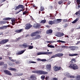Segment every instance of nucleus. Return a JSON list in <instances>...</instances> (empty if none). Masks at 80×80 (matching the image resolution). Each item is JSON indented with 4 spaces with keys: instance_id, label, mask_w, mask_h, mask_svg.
I'll use <instances>...</instances> for the list:
<instances>
[{
    "instance_id": "f257e3e1",
    "label": "nucleus",
    "mask_w": 80,
    "mask_h": 80,
    "mask_svg": "<svg viewBox=\"0 0 80 80\" xmlns=\"http://www.w3.org/2000/svg\"><path fill=\"white\" fill-rule=\"evenodd\" d=\"M69 68H70L73 70H76V69H78V67L77 65L75 64L71 63L69 66Z\"/></svg>"
},
{
    "instance_id": "f03ea898",
    "label": "nucleus",
    "mask_w": 80,
    "mask_h": 80,
    "mask_svg": "<svg viewBox=\"0 0 80 80\" xmlns=\"http://www.w3.org/2000/svg\"><path fill=\"white\" fill-rule=\"evenodd\" d=\"M46 69L48 72H50L51 70V64H48L46 65Z\"/></svg>"
},
{
    "instance_id": "7ed1b4c3",
    "label": "nucleus",
    "mask_w": 80,
    "mask_h": 80,
    "mask_svg": "<svg viewBox=\"0 0 80 80\" xmlns=\"http://www.w3.org/2000/svg\"><path fill=\"white\" fill-rule=\"evenodd\" d=\"M64 35V34H63V33L62 32H58L55 34L56 36H57V37H61L63 36Z\"/></svg>"
},
{
    "instance_id": "20e7f679",
    "label": "nucleus",
    "mask_w": 80,
    "mask_h": 80,
    "mask_svg": "<svg viewBox=\"0 0 80 80\" xmlns=\"http://www.w3.org/2000/svg\"><path fill=\"white\" fill-rule=\"evenodd\" d=\"M61 68V67H58L57 66H55L53 67L54 70L55 72H57V71L60 70Z\"/></svg>"
},
{
    "instance_id": "39448f33",
    "label": "nucleus",
    "mask_w": 80,
    "mask_h": 80,
    "mask_svg": "<svg viewBox=\"0 0 80 80\" xmlns=\"http://www.w3.org/2000/svg\"><path fill=\"white\" fill-rule=\"evenodd\" d=\"M25 51V50L19 51L18 52H17L16 55H22V54H23V53H24Z\"/></svg>"
},
{
    "instance_id": "423d86ee",
    "label": "nucleus",
    "mask_w": 80,
    "mask_h": 80,
    "mask_svg": "<svg viewBox=\"0 0 80 80\" xmlns=\"http://www.w3.org/2000/svg\"><path fill=\"white\" fill-rule=\"evenodd\" d=\"M3 72L5 74L8 75H12V73L8 70H4Z\"/></svg>"
},
{
    "instance_id": "0eeeda50",
    "label": "nucleus",
    "mask_w": 80,
    "mask_h": 80,
    "mask_svg": "<svg viewBox=\"0 0 80 80\" xmlns=\"http://www.w3.org/2000/svg\"><path fill=\"white\" fill-rule=\"evenodd\" d=\"M32 27V26L30 24H27L26 25L25 29L26 30H28V29H30Z\"/></svg>"
},
{
    "instance_id": "6e6552de",
    "label": "nucleus",
    "mask_w": 80,
    "mask_h": 80,
    "mask_svg": "<svg viewBox=\"0 0 80 80\" xmlns=\"http://www.w3.org/2000/svg\"><path fill=\"white\" fill-rule=\"evenodd\" d=\"M20 8L23 9V8H24V6L22 5H19L16 7L15 10H18V9H19Z\"/></svg>"
},
{
    "instance_id": "1a4fd4ad",
    "label": "nucleus",
    "mask_w": 80,
    "mask_h": 80,
    "mask_svg": "<svg viewBox=\"0 0 80 80\" xmlns=\"http://www.w3.org/2000/svg\"><path fill=\"white\" fill-rule=\"evenodd\" d=\"M62 19H57L56 20H55V23H60L61 22H62Z\"/></svg>"
},
{
    "instance_id": "9d476101",
    "label": "nucleus",
    "mask_w": 80,
    "mask_h": 80,
    "mask_svg": "<svg viewBox=\"0 0 80 80\" xmlns=\"http://www.w3.org/2000/svg\"><path fill=\"white\" fill-rule=\"evenodd\" d=\"M38 33V32H33L31 34V37H34V36H35L36 35H37Z\"/></svg>"
},
{
    "instance_id": "9b49d317",
    "label": "nucleus",
    "mask_w": 80,
    "mask_h": 80,
    "mask_svg": "<svg viewBox=\"0 0 80 80\" xmlns=\"http://www.w3.org/2000/svg\"><path fill=\"white\" fill-rule=\"evenodd\" d=\"M48 23L49 25H53V24H55V21L54 20L53 21H49L48 22Z\"/></svg>"
},
{
    "instance_id": "f8f14e48",
    "label": "nucleus",
    "mask_w": 80,
    "mask_h": 80,
    "mask_svg": "<svg viewBox=\"0 0 80 80\" xmlns=\"http://www.w3.org/2000/svg\"><path fill=\"white\" fill-rule=\"evenodd\" d=\"M41 38V36L40 35H37L34 38H33V40H37V39H39Z\"/></svg>"
},
{
    "instance_id": "ddd939ff",
    "label": "nucleus",
    "mask_w": 80,
    "mask_h": 80,
    "mask_svg": "<svg viewBox=\"0 0 80 80\" xmlns=\"http://www.w3.org/2000/svg\"><path fill=\"white\" fill-rule=\"evenodd\" d=\"M43 71L42 70H40L38 71V73L39 75H43Z\"/></svg>"
},
{
    "instance_id": "4468645a",
    "label": "nucleus",
    "mask_w": 80,
    "mask_h": 80,
    "mask_svg": "<svg viewBox=\"0 0 80 80\" xmlns=\"http://www.w3.org/2000/svg\"><path fill=\"white\" fill-rule=\"evenodd\" d=\"M37 55H45V52H39L38 53Z\"/></svg>"
},
{
    "instance_id": "2eb2a0df",
    "label": "nucleus",
    "mask_w": 80,
    "mask_h": 80,
    "mask_svg": "<svg viewBox=\"0 0 80 80\" xmlns=\"http://www.w3.org/2000/svg\"><path fill=\"white\" fill-rule=\"evenodd\" d=\"M30 78L32 80H35L37 79L36 77H35L34 75H32L31 76Z\"/></svg>"
},
{
    "instance_id": "dca6fc26",
    "label": "nucleus",
    "mask_w": 80,
    "mask_h": 80,
    "mask_svg": "<svg viewBox=\"0 0 80 80\" xmlns=\"http://www.w3.org/2000/svg\"><path fill=\"white\" fill-rule=\"evenodd\" d=\"M11 21L12 22V25H15V18H13L12 19Z\"/></svg>"
},
{
    "instance_id": "f3484780",
    "label": "nucleus",
    "mask_w": 80,
    "mask_h": 80,
    "mask_svg": "<svg viewBox=\"0 0 80 80\" xmlns=\"http://www.w3.org/2000/svg\"><path fill=\"white\" fill-rule=\"evenodd\" d=\"M23 29H21L20 30H17L15 31V32L17 33H20V32H22V31H23Z\"/></svg>"
},
{
    "instance_id": "a211bd4d",
    "label": "nucleus",
    "mask_w": 80,
    "mask_h": 80,
    "mask_svg": "<svg viewBox=\"0 0 80 80\" xmlns=\"http://www.w3.org/2000/svg\"><path fill=\"white\" fill-rule=\"evenodd\" d=\"M68 48L70 49L71 50H75V47L73 46L68 47Z\"/></svg>"
},
{
    "instance_id": "6ab92c4d",
    "label": "nucleus",
    "mask_w": 80,
    "mask_h": 80,
    "mask_svg": "<svg viewBox=\"0 0 80 80\" xmlns=\"http://www.w3.org/2000/svg\"><path fill=\"white\" fill-rule=\"evenodd\" d=\"M52 32L53 31H52V30L51 29H49V30L47 31V34H48L49 33H52Z\"/></svg>"
},
{
    "instance_id": "aec40b11",
    "label": "nucleus",
    "mask_w": 80,
    "mask_h": 80,
    "mask_svg": "<svg viewBox=\"0 0 80 80\" xmlns=\"http://www.w3.org/2000/svg\"><path fill=\"white\" fill-rule=\"evenodd\" d=\"M52 53H53L52 52H45V55H50Z\"/></svg>"
},
{
    "instance_id": "412c9836",
    "label": "nucleus",
    "mask_w": 80,
    "mask_h": 80,
    "mask_svg": "<svg viewBox=\"0 0 80 80\" xmlns=\"http://www.w3.org/2000/svg\"><path fill=\"white\" fill-rule=\"evenodd\" d=\"M78 20H79V18H77L75 20L72 22V23H76L77 21H78Z\"/></svg>"
},
{
    "instance_id": "4be33fe9",
    "label": "nucleus",
    "mask_w": 80,
    "mask_h": 80,
    "mask_svg": "<svg viewBox=\"0 0 80 80\" xmlns=\"http://www.w3.org/2000/svg\"><path fill=\"white\" fill-rule=\"evenodd\" d=\"M69 56H70L71 57H73V56H77L78 55V54H69Z\"/></svg>"
},
{
    "instance_id": "5701e85b",
    "label": "nucleus",
    "mask_w": 80,
    "mask_h": 80,
    "mask_svg": "<svg viewBox=\"0 0 80 80\" xmlns=\"http://www.w3.org/2000/svg\"><path fill=\"white\" fill-rule=\"evenodd\" d=\"M22 46L24 47V48H26L28 47V44L27 43H24L22 44Z\"/></svg>"
},
{
    "instance_id": "b1692460",
    "label": "nucleus",
    "mask_w": 80,
    "mask_h": 80,
    "mask_svg": "<svg viewBox=\"0 0 80 80\" xmlns=\"http://www.w3.org/2000/svg\"><path fill=\"white\" fill-rule=\"evenodd\" d=\"M65 75L67 77H68V78H69L70 77V74L68 73H65Z\"/></svg>"
},
{
    "instance_id": "393cba45",
    "label": "nucleus",
    "mask_w": 80,
    "mask_h": 80,
    "mask_svg": "<svg viewBox=\"0 0 80 80\" xmlns=\"http://www.w3.org/2000/svg\"><path fill=\"white\" fill-rule=\"evenodd\" d=\"M9 69L10 70H12V71H14V72H16L17 71L16 69L15 68H9Z\"/></svg>"
},
{
    "instance_id": "a878e982",
    "label": "nucleus",
    "mask_w": 80,
    "mask_h": 80,
    "mask_svg": "<svg viewBox=\"0 0 80 80\" xmlns=\"http://www.w3.org/2000/svg\"><path fill=\"white\" fill-rule=\"evenodd\" d=\"M57 42H61V43H65L66 42L65 41H61L60 40H58L57 41Z\"/></svg>"
},
{
    "instance_id": "bb28decb",
    "label": "nucleus",
    "mask_w": 80,
    "mask_h": 80,
    "mask_svg": "<svg viewBox=\"0 0 80 80\" xmlns=\"http://www.w3.org/2000/svg\"><path fill=\"white\" fill-rule=\"evenodd\" d=\"M33 27L34 28H38V27H39V25L38 24H36L34 25H33Z\"/></svg>"
},
{
    "instance_id": "cd10ccee",
    "label": "nucleus",
    "mask_w": 80,
    "mask_h": 80,
    "mask_svg": "<svg viewBox=\"0 0 80 80\" xmlns=\"http://www.w3.org/2000/svg\"><path fill=\"white\" fill-rule=\"evenodd\" d=\"M57 55V57H62V56H63V53H58L56 54Z\"/></svg>"
},
{
    "instance_id": "c85d7f7f",
    "label": "nucleus",
    "mask_w": 80,
    "mask_h": 80,
    "mask_svg": "<svg viewBox=\"0 0 80 80\" xmlns=\"http://www.w3.org/2000/svg\"><path fill=\"white\" fill-rule=\"evenodd\" d=\"M75 15H78L79 17H80V11H79L78 12H76L75 13Z\"/></svg>"
},
{
    "instance_id": "c756f323",
    "label": "nucleus",
    "mask_w": 80,
    "mask_h": 80,
    "mask_svg": "<svg viewBox=\"0 0 80 80\" xmlns=\"http://www.w3.org/2000/svg\"><path fill=\"white\" fill-rule=\"evenodd\" d=\"M11 18H4L3 19V20H10Z\"/></svg>"
},
{
    "instance_id": "7c9ffc66",
    "label": "nucleus",
    "mask_w": 80,
    "mask_h": 80,
    "mask_svg": "<svg viewBox=\"0 0 80 80\" xmlns=\"http://www.w3.org/2000/svg\"><path fill=\"white\" fill-rule=\"evenodd\" d=\"M48 47H49V48H55V47L52 45H49V44L48 45Z\"/></svg>"
},
{
    "instance_id": "2f4dec72",
    "label": "nucleus",
    "mask_w": 80,
    "mask_h": 80,
    "mask_svg": "<svg viewBox=\"0 0 80 80\" xmlns=\"http://www.w3.org/2000/svg\"><path fill=\"white\" fill-rule=\"evenodd\" d=\"M76 79V80H80V76L79 75H77Z\"/></svg>"
},
{
    "instance_id": "473e14b6",
    "label": "nucleus",
    "mask_w": 80,
    "mask_h": 80,
    "mask_svg": "<svg viewBox=\"0 0 80 80\" xmlns=\"http://www.w3.org/2000/svg\"><path fill=\"white\" fill-rule=\"evenodd\" d=\"M46 23V20H42L40 22L41 23Z\"/></svg>"
},
{
    "instance_id": "72a5a7b5",
    "label": "nucleus",
    "mask_w": 80,
    "mask_h": 80,
    "mask_svg": "<svg viewBox=\"0 0 80 80\" xmlns=\"http://www.w3.org/2000/svg\"><path fill=\"white\" fill-rule=\"evenodd\" d=\"M6 23L7 22L4 21L0 22V24H5V23Z\"/></svg>"
},
{
    "instance_id": "f704fd0d",
    "label": "nucleus",
    "mask_w": 80,
    "mask_h": 80,
    "mask_svg": "<svg viewBox=\"0 0 80 80\" xmlns=\"http://www.w3.org/2000/svg\"><path fill=\"white\" fill-rule=\"evenodd\" d=\"M7 26H2V27H1V30H3V29H4V28H7Z\"/></svg>"
},
{
    "instance_id": "c9c22d12",
    "label": "nucleus",
    "mask_w": 80,
    "mask_h": 80,
    "mask_svg": "<svg viewBox=\"0 0 80 80\" xmlns=\"http://www.w3.org/2000/svg\"><path fill=\"white\" fill-rule=\"evenodd\" d=\"M55 57H57V56L56 54H55V55H54L52 56L51 57V58H55Z\"/></svg>"
},
{
    "instance_id": "e433bc0d",
    "label": "nucleus",
    "mask_w": 80,
    "mask_h": 80,
    "mask_svg": "<svg viewBox=\"0 0 80 80\" xmlns=\"http://www.w3.org/2000/svg\"><path fill=\"white\" fill-rule=\"evenodd\" d=\"M29 63H37V62H36L31 61H30L29 62Z\"/></svg>"
},
{
    "instance_id": "4c0bfd02",
    "label": "nucleus",
    "mask_w": 80,
    "mask_h": 80,
    "mask_svg": "<svg viewBox=\"0 0 80 80\" xmlns=\"http://www.w3.org/2000/svg\"><path fill=\"white\" fill-rule=\"evenodd\" d=\"M62 48H68V47L67 46H62Z\"/></svg>"
},
{
    "instance_id": "58836bf2",
    "label": "nucleus",
    "mask_w": 80,
    "mask_h": 80,
    "mask_svg": "<svg viewBox=\"0 0 80 80\" xmlns=\"http://www.w3.org/2000/svg\"><path fill=\"white\" fill-rule=\"evenodd\" d=\"M47 74H48V72H45L43 71L42 75H47Z\"/></svg>"
},
{
    "instance_id": "ea45409f",
    "label": "nucleus",
    "mask_w": 80,
    "mask_h": 80,
    "mask_svg": "<svg viewBox=\"0 0 80 80\" xmlns=\"http://www.w3.org/2000/svg\"><path fill=\"white\" fill-rule=\"evenodd\" d=\"M45 76L42 75L41 77V78L42 79V80H44V79H45Z\"/></svg>"
},
{
    "instance_id": "a19ab883",
    "label": "nucleus",
    "mask_w": 80,
    "mask_h": 80,
    "mask_svg": "<svg viewBox=\"0 0 80 80\" xmlns=\"http://www.w3.org/2000/svg\"><path fill=\"white\" fill-rule=\"evenodd\" d=\"M71 62L72 63H75V59H72L71 60Z\"/></svg>"
},
{
    "instance_id": "79ce46f5",
    "label": "nucleus",
    "mask_w": 80,
    "mask_h": 80,
    "mask_svg": "<svg viewBox=\"0 0 80 80\" xmlns=\"http://www.w3.org/2000/svg\"><path fill=\"white\" fill-rule=\"evenodd\" d=\"M44 10V8L43 7H41V9H40V10L42 12V11H43V10Z\"/></svg>"
},
{
    "instance_id": "37998d69",
    "label": "nucleus",
    "mask_w": 80,
    "mask_h": 80,
    "mask_svg": "<svg viewBox=\"0 0 80 80\" xmlns=\"http://www.w3.org/2000/svg\"><path fill=\"white\" fill-rule=\"evenodd\" d=\"M33 48V46H29V47L28 48V49H32V48Z\"/></svg>"
},
{
    "instance_id": "c03bdc74",
    "label": "nucleus",
    "mask_w": 80,
    "mask_h": 80,
    "mask_svg": "<svg viewBox=\"0 0 80 80\" xmlns=\"http://www.w3.org/2000/svg\"><path fill=\"white\" fill-rule=\"evenodd\" d=\"M49 78H50V77L48 76H46L45 78L46 80H49Z\"/></svg>"
},
{
    "instance_id": "a18cd8bd",
    "label": "nucleus",
    "mask_w": 80,
    "mask_h": 80,
    "mask_svg": "<svg viewBox=\"0 0 80 80\" xmlns=\"http://www.w3.org/2000/svg\"><path fill=\"white\" fill-rule=\"evenodd\" d=\"M32 72L34 73H38V71H32Z\"/></svg>"
},
{
    "instance_id": "49530a36",
    "label": "nucleus",
    "mask_w": 80,
    "mask_h": 80,
    "mask_svg": "<svg viewBox=\"0 0 80 80\" xmlns=\"http://www.w3.org/2000/svg\"><path fill=\"white\" fill-rule=\"evenodd\" d=\"M62 3H63V1H60L58 2V3L59 5H61Z\"/></svg>"
},
{
    "instance_id": "de8ad7c7",
    "label": "nucleus",
    "mask_w": 80,
    "mask_h": 80,
    "mask_svg": "<svg viewBox=\"0 0 80 80\" xmlns=\"http://www.w3.org/2000/svg\"><path fill=\"white\" fill-rule=\"evenodd\" d=\"M77 3L78 5H80V0H77Z\"/></svg>"
},
{
    "instance_id": "09e8293b",
    "label": "nucleus",
    "mask_w": 80,
    "mask_h": 80,
    "mask_svg": "<svg viewBox=\"0 0 80 80\" xmlns=\"http://www.w3.org/2000/svg\"><path fill=\"white\" fill-rule=\"evenodd\" d=\"M69 78H74L75 76H71L70 75Z\"/></svg>"
},
{
    "instance_id": "8fccbe9b",
    "label": "nucleus",
    "mask_w": 80,
    "mask_h": 80,
    "mask_svg": "<svg viewBox=\"0 0 80 80\" xmlns=\"http://www.w3.org/2000/svg\"><path fill=\"white\" fill-rule=\"evenodd\" d=\"M46 61H47V60H46V59H42L41 60V62H46Z\"/></svg>"
},
{
    "instance_id": "3c124183",
    "label": "nucleus",
    "mask_w": 80,
    "mask_h": 80,
    "mask_svg": "<svg viewBox=\"0 0 80 80\" xmlns=\"http://www.w3.org/2000/svg\"><path fill=\"white\" fill-rule=\"evenodd\" d=\"M11 62H15L16 61V59H11Z\"/></svg>"
},
{
    "instance_id": "603ef678",
    "label": "nucleus",
    "mask_w": 80,
    "mask_h": 80,
    "mask_svg": "<svg viewBox=\"0 0 80 80\" xmlns=\"http://www.w3.org/2000/svg\"><path fill=\"white\" fill-rule=\"evenodd\" d=\"M77 49H78V47H74V50H77Z\"/></svg>"
},
{
    "instance_id": "864d4df0",
    "label": "nucleus",
    "mask_w": 80,
    "mask_h": 80,
    "mask_svg": "<svg viewBox=\"0 0 80 80\" xmlns=\"http://www.w3.org/2000/svg\"><path fill=\"white\" fill-rule=\"evenodd\" d=\"M63 22L64 23H65V22H67V20L64 19L63 20Z\"/></svg>"
},
{
    "instance_id": "5fc2aeb1",
    "label": "nucleus",
    "mask_w": 80,
    "mask_h": 80,
    "mask_svg": "<svg viewBox=\"0 0 80 80\" xmlns=\"http://www.w3.org/2000/svg\"><path fill=\"white\" fill-rule=\"evenodd\" d=\"M53 80H58V78H54L52 79Z\"/></svg>"
},
{
    "instance_id": "6e6d98bb",
    "label": "nucleus",
    "mask_w": 80,
    "mask_h": 80,
    "mask_svg": "<svg viewBox=\"0 0 80 80\" xmlns=\"http://www.w3.org/2000/svg\"><path fill=\"white\" fill-rule=\"evenodd\" d=\"M37 61H38V62L39 61H41V60H42V59L39 58H38L37 59Z\"/></svg>"
},
{
    "instance_id": "4d7b16f0",
    "label": "nucleus",
    "mask_w": 80,
    "mask_h": 80,
    "mask_svg": "<svg viewBox=\"0 0 80 80\" xmlns=\"http://www.w3.org/2000/svg\"><path fill=\"white\" fill-rule=\"evenodd\" d=\"M3 64V62H0V66H2V65Z\"/></svg>"
},
{
    "instance_id": "13d9d810",
    "label": "nucleus",
    "mask_w": 80,
    "mask_h": 80,
    "mask_svg": "<svg viewBox=\"0 0 80 80\" xmlns=\"http://www.w3.org/2000/svg\"><path fill=\"white\" fill-rule=\"evenodd\" d=\"M22 9H21L18 12H17L16 14H17L18 13H19L20 12H22Z\"/></svg>"
},
{
    "instance_id": "bf43d9fd",
    "label": "nucleus",
    "mask_w": 80,
    "mask_h": 80,
    "mask_svg": "<svg viewBox=\"0 0 80 80\" xmlns=\"http://www.w3.org/2000/svg\"><path fill=\"white\" fill-rule=\"evenodd\" d=\"M23 75V73H20V74H19V75H18L17 76H21V75Z\"/></svg>"
},
{
    "instance_id": "052dcab7",
    "label": "nucleus",
    "mask_w": 80,
    "mask_h": 80,
    "mask_svg": "<svg viewBox=\"0 0 80 80\" xmlns=\"http://www.w3.org/2000/svg\"><path fill=\"white\" fill-rule=\"evenodd\" d=\"M7 64H5L4 65V67H5V68H7Z\"/></svg>"
},
{
    "instance_id": "680f3d73",
    "label": "nucleus",
    "mask_w": 80,
    "mask_h": 80,
    "mask_svg": "<svg viewBox=\"0 0 80 80\" xmlns=\"http://www.w3.org/2000/svg\"><path fill=\"white\" fill-rule=\"evenodd\" d=\"M71 3V2L69 1L68 3V5H70Z\"/></svg>"
},
{
    "instance_id": "e2e57ef3",
    "label": "nucleus",
    "mask_w": 80,
    "mask_h": 80,
    "mask_svg": "<svg viewBox=\"0 0 80 80\" xmlns=\"http://www.w3.org/2000/svg\"><path fill=\"white\" fill-rule=\"evenodd\" d=\"M27 13L26 11H24V12H23V15H25L26 13Z\"/></svg>"
},
{
    "instance_id": "0e129e2a",
    "label": "nucleus",
    "mask_w": 80,
    "mask_h": 80,
    "mask_svg": "<svg viewBox=\"0 0 80 80\" xmlns=\"http://www.w3.org/2000/svg\"><path fill=\"white\" fill-rule=\"evenodd\" d=\"M1 3H2L3 2H4L5 1H6V0H1Z\"/></svg>"
},
{
    "instance_id": "69168bd1",
    "label": "nucleus",
    "mask_w": 80,
    "mask_h": 80,
    "mask_svg": "<svg viewBox=\"0 0 80 80\" xmlns=\"http://www.w3.org/2000/svg\"><path fill=\"white\" fill-rule=\"evenodd\" d=\"M55 42V41H50V43H54Z\"/></svg>"
},
{
    "instance_id": "338daca9",
    "label": "nucleus",
    "mask_w": 80,
    "mask_h": 80,
    "mask_svg": "<svg viewBox=\"0 0 80 80\" xmlns=\"http://www.w3.org/2000/svg\"><path fill=\"white\" fill-rule=\"evenodd\" d=\"M20 38H17V41H18L19 40H20Z\"/></svg>"
},
{
    "instance_id": "774afa93",
    "label": "nucleus",
    "mask_w": 80,
    "mask_h": 80,
    "mask_svg": "<svg viewBox=\"0 0 80 80\" xmlns=\"http://www.w3.org/2000/svg\"><path fill=\"white\" fill-rule=\"evenodd\" d=\"M16 63H19V62L18 61H16L15 62Z\"/></svg>"
}]
</instances>
